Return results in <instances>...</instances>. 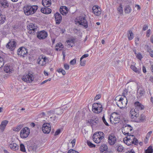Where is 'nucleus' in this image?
I'll return each mask as SVG.
<instances>
[{"mask_svg":"<svg viewBox=\"0 0 153 153\" xmlns=\"http://www.w3.org/2000/svg\"><path fill=\"white\" fill-rule=\"evenodd\" d=\"M76 63V59H74L71 60L70 62V64L72 65H74Z\"/></svg>","mask_w":153,"mask_h":153,"instance_id":"13d9d810","label":"nucleus"},{"mask_svg":"<svg viewBox=\"0 0 153 153\" xmlns=\"http://www.w3.org/2000/svg\"><path fill=\"white\" fill-rule=\"evenodd\" d=\"M117 141V138L113 134H110L108 137V142L110 145H114Z\"/></svg>","mask_w":153,"mask_h":153,"instance_id":"1a4fd4ad","label":"nucleus"},{"mask_svg":"<svg viewBox=\"0 0 153 153\" xmlns=\"http://www.w3.org/2000/svg\"><path fill=\"white\" fill-rule=\"evenodd\" d=\"M100 153H112L110 149H108L107 146L105 144L101 145L100 148Z\"/></svg>","mask_w":153,"mask_h":153,"instance_id":"9b49d317","label":"nucleus"},{"mask_svg":"<svg viewBox=\"0 0 153 153\" xmlns=\"http://www.w3.org/2000/svg\"><path fill=\"white\" fill-rule=\"evenodd\" d=\"M30 130L27 127H25L22 130L20 133V136L22 138H25L28 137L30 134Z\"/></svg>","mask_w":153,"mask_h":153,"instance_id":"39448f33","label":"nucleus"},{"mask_svg":"<svg viewBox=\"0 0 153 153\" xmlns=\"http://www.w3.org/2000/svg\"><path fill=\"white\" fill-rule=\"evenodd\" d=\"M99 103H94L93 104L92 106V111L95 113H96L97 109H98V106Z\"/></svg>","mask_w":153,"mask_h":153,"instance_id":"7c9ffc66","label":"nucleus"},{"mask_svg":"<svg viewBox=\"0 0 153 153\" xmlns=\"http://www.w3.org/2000/svg\"><path fill=\"white\" fill-rule=\"evenodd\" d=\"M145 153H152L153 150L152 146H149L147 149L145 150Z\"/></svg>","mask_w":153,"mask_h":153,"instance_id":"e433bc0d","label":"nucleus"},{"mask_svg":"<svg viewBox=\"0 0 153 153\" xmlns=\"http://www.w3.org/2000/svg\"><path fill=\"white\" fill-rule=\"evenodd\" d=\"M20 150L21 151L23 152H25L26 151L25 146L22 143H21L20 144Z\"/></svg>","mask_w":153,"mask_h":153,"instance_id":"37998d69","label":"nucleus"},{"mask_svg":"<svg viewBox=\"0 0 153 153\" xmlns=\"http://www.w3.org/2000/svg\"><path fill=\"white\" fill-rule=\"evenodd\" d=\"M150 31L151 30L150 29H149L148 30H147L146 33V36L147 37H148L150 35Z\"/></svg>","mask_w":153,"mask_h":153,"instance_id":"0e129e2a","label":"nucleus"},{"mask_svg":"<svg viewBox=\"0 0 153 153\" xmlns=\"http://www.w3.org/2000/svg\"><path fill=\"white\" fill-rule=\"evenodd\" d=\"M4 71L6 73L10 74L13 71V68L12 66L7 65L4 67Z\"/></svg>","mask_w":153,"mask_h":153,"instance_id":"bb28decb","label":"nucleus"},{"mask_svg":"<svg viewBox=\"0 0 153 153\" xmlns=\"http://www.w3.org/2000/svg\"><path fill=\"white\" fill-rule=\"evenodd\" d=\"M42 4L45 7H48L51 4V0H42Z\"/></svg>","mask_w":153,"mask_h":153,"instance_id":"a878e982","label":"nucleus"},{"mask_svg":"<svg viewBox=\"0 0 153 153\" xmlns=\"http://www.w3.org/2000/svg\"><path fill=\"white\" fill-rule=\"evenodd\" d=\"M146 116L144 114H142L140 116V119L138 122H143L146 121Z\"/></svg>","mask_w":153,"mask_h":153,"instance_id":"72a5a7b5","label":"nucleus"},{"mask_svg":"<svg viewBox=\"0 0 153 153\" xmlns=\"http://www.w3.org/2000/svg\"><path fill=\"white\" fill-rule=\"evenodd\" d=\"M48 58L45 56H44V57L43 58V60L42 62V65L43 66L46 63L48 62Z\"/></svg>","mask_w":153,"mask_h":153,"instance_id":"49530a36","label":"nucleus"},{"mask_svg":"<svg viewBox=\"0 0 153 153\" xmlns=\"http://www.w3.org/2000/svg\"><path fill=\"white\" fill-rule=\"evenodd\" d=\"M87 144L90 147H94L95 146V145L89 141H87Z\"/></svg>","mask_w":153,"mask_h":153,"instance_id":"09e8293b","label":"nucleus"},{"mask_svg":"<svg viewBox=\"0 0 153 153\" xmlns=\"http://www.w3.org/2000/svg\"><path fill=\"white\" fill-rule=\"evenodd\" d=\"M99 9H100L97 6H94L93 7V12L97 16H99L101 13V12L99 10Z\"/></svg>","mask_w":153,"mask_h":153,"instance_id":"aec40b11","label":"nucleus"},{"mask_svg":"<svg viewBox=\"0 0 153 153\" xmlns=\"http://www.w3.org/2000/svg\"><path fill=\"white\" fill-rule=\"evenodd\" d=\"M56 24H59L61 22L62 17L60 14L59 13H56L54 15Z\"/></svg>","mask_w":153,"mask_h":153,"instance_id":"6ab92c4d","label":"nucleus"},{"mask_svg":"<svg viewBox=\"0 0 153 153\" xmlns=\"http://www.w3.org/2000/svg\"><path fill=\"white\" fill-rule=\"evenodd\" d=\"M124 11L126 13H131V9L130 6L129 5L126 6L124 9Z\"/></svg>","mask_w":153,"mask_h":153,"instance_id":"473e14b6","label":"nucleus"},{"mask_svg":"<svg viewBox=\"0 0 153 153\" xmlns=\"http://www.w3.org/2000/svg\"><path fill=\"white\" fill-rule=\"evenodd\" d=\"M48 36V34L44 30H42L38 33L37 34V38L40 39H44Z\"/></svg>","mask_w":153,"mask_h":153,"instance_id":"2eb2a0df","label":"nucleus"},{"mask_svg":"<svg viewBox=\"0 0 153 153\" xmlns=\"http://www.w3.org/2000/svg\"><path fill=\"white\" fill-rule=\"evenodd\" d=\"M54 111L52 110H51L48 112V114L49 115V116H50V115L54 113Z\"/></svg>","mask_w":153,"mask_h":153,"instance_id":"69168bd1","label":"nucleus"},{"mask_svg":"<svg viewBox=\"0 0 153 153\" xmlns=\"http://www.w3.org/2000/svg\"><path fill=\"white\" fill-rule=\"evenodd\" d=\"M133 128L128 124L124 125L122 128V131L125 135H128L129 132L132 130Z\"/></svg>","mask_w":153,"mask_h":153,"instance_id":"20e7f679","label":"nucleus"},{"mask_svg":"<svg viewBox=\"0 0 153 153\" xmlns=\"http://www.w3.org/2000/svg\"><path fill=\"white\" fill-rule=\"evenodd\" d=\"M122 98H120L118 102H116L117 105L120 108L123 107V106H122Z\"/></svg>","mask_w":153,"mask_h":153,"instance_id":"ea45409f","label":"nucleus"},{"mask_svg":"<svg viewBox=\"0 0 153 153\" xmlns=\"http://www.w3.org/2000/svg\"><path fill=\"white\" fill-rule=\"evenodd\" d=\"M66 42L68 44V46H68V47H72L73 46L74 44L73 41L72 40H68Z\"/></svg>","mask_w":153,"mask_h":153,"instance_id":"58836bf2","label":"nucleus"},{"mask_svg":"<svg viewBox=\"0 0 153 153\" xmlns=\"http://www.w3.org/2000/svg\"><path fill=\"white\" fill-rule=\"evenodd\" d=\"M57 71L59 73H62L63 75L65 74V71L62 68H59L57 70Z\"/></svg>","mask_w":153,"mask_h":153,"instance_id":"de8ad7c7","label":"nucleus"},{"mask_svg":"<svg viewBox=\"0 0 153 153\" xmlns=\"http://www.w3.org/2000/svg\"><path fill=\"white\" fill-rule=\"evenodd\" d=\"M67 153H79V152H76V151L72 149H70L67 152Z\"/></svg>","mask_w":153,"mask_h":153,"instance_id":"864d4df0","label":"nucleus"},{"mask_svg":"<svg viewBox=\"0 0 153 153\" xmlns=\"http://www.w3.org/2000/svg\"><path fill=\"white\" fill-rule=\"evenodd\" d=\"M22 126L21 125H19L17 126L16 127L14 128L13 130L16 131H19L22 128Z\"/></svg>","mask_w":153,"mask_h":153,"instance_id":"79ce46f5","label":"nucleus"},{"mask_svg":"<svg viewBox=\"0 0 153 153\" xmlns=\"http://www.w3.org/2000/svg\"><path fill=\"white\" fill-rule=\"evenodd\" d=\"M89 56V54H86L83 55L80 58V61L82 60L85 57H87Z\"/></svg>","mask_w":153,"mask_h":153,"instance_id":"bf43d9fd","label":"nucleus"},{"mask_svg":"<svg viewBox=\"0 0 153 153\" xmlns=\"http://www.w3.org/2000/svg\"><path fill=\"white\" fill-rule=\"evenodd\" d=\"M76 141V140L74 139L72 140L71 143L72 144V147H73L75 145V143Z\"/></svg>","mask_w":153,"mask_h":153,"instance_id":"680f3d73","label":"nucleus"},{"mask_svg":"<svg viewBox=\"0 0 153 153\" xmlns=\"http://www.w3.org/2000/svg\"><path fill=\"white\" fill-rule=\"evenodd\" d=\"M115 114H117V113L114 112L112 113L110 118V120L111 122L112 121V119L114 120V121H113V122L114 124L118 123L120 121V118H118L117 117H114V115Z\"/></svg>","mask_w":153,"mask_h":153,"instance_id":"a211bd4d","label":"nucleus"},{"mask_svg":"<svg viewBox=\"0 0 153 153\" xmlns=\"http://www.w3.org/2000/svg\"><path fill=\"white\" fill-rule=\"evenodd\" d=\"M128 36L129 40H131L133 39L134 35L132 32L131 30H129L128 31Z\"/></svg>","mask_w":153,"mask_h":153,"instance_id":"2f4dec72","label":"nucleus"},{"mask_svg":"<svg viewBox=\"0 0 153 153\" xmlns=\"http://www.w3.org/2000/svg\"><path fill=\"white\" fill-rule=\"evenodd\" d=\"M41 11L44 14H50L51 13V10L48 7H45L41 8Z\"/></svg>","mask_w":153,"mask_h":153,"instance_id":"393cba45","label":"nucleus"},{"mask_svg":"<svg viewBox=\"0 0 153 153\" xmlns=\"http://www.w3.org/2000/svg\"><path fill=\"white\" fill-rule=\"evenodd\" d=\"M130 68H131V69L132 70L135 72L137 73H139V69H137L133 65H131L130 66Z\"/></svg>","mask_w":153,"mask_h":153,"instance_id":"4c0bfd02","label":"nucleus"},{"mask_svg":"<svg viewBox=\"0 0 153 153\" xmlns=\"http://www.w3.org/2000/svg\"><path fill=\"white\" fill-rule=\"evenodd\" d=\"M6 20V17L5 15L1 14V24H3Z\"/></svg>","mask_w":153,"mask_h":153,"instance_id":"c03bdc74","label":"nucleus"},{"mask_svg":"<svg viewBox=\"0 0 153 153\" xmlns=\"http://www.w3.org/2000/svg\"><path fill=\"white\" fill-rule=\"evenodd\" d=\"M101 97V95L100 94H98L97 95L94 99V100L96 101L100 99Z\"/></svg>","mask_w":153,"mask_h":153,"instance_id":"5fc2aeb1","label":"nucleus"},{"mask_svg":"<svg viewBox=\"0 0 153 153\" xmlns=\"http://www.w3.org/2000/svg\"><path fill=\"white\" fill-rule=\"evenodd\" d=\"M116 149V150L118 152H122L124 149V148L121 144H119L118 143H116L113 146Z\"/></svg>","mask_w":153,"mask_h":153,"instance_id":"5701e85b","label":"nucleus"},{"mask_svg":"<svg viewBox=\"0 0 153 153\" xmlns=\"http://www.w3.org/2000/svg\"><path fill=\"white\" fill-rule=\"evenodd\" d=\"M22 80L27 82H32L33 79V76L32 74H26L24 75L22 77Z\"/></svg>","mask_w":153,"mask_h":153,"instance_id":"9d476101","label":"nucleus"},{"mask_svg":"<svg viewBox=\"0 0 153 153\" xmlns=\"http://www.w3.org/2000/svg\"><path fill=\"white\" fill-rule=\"evenodd\" d=\"M16 44V43L15 41H10L7 44L6 47L7 48H9L10 50L12 51L15 49Z\"/></svg>","mask_w":153,"mask_h":153,"instance_id":"4468645a","label":"nucleus"},{"mask_svg":"<svg viewBox=\"0 0 153 153\" xmlns=\"http://www.w3.org/2000/svg\"><path fill=\"white\" fill-rule=\"evenodd\" d=\"M126 153H135L134 151L133 150H128Z\"/></svg>","mask_w":153,"mask_h":153,"instance_id":"774afa93","label":"nucleus"},{"mask_svg":"<svg viewBox=\"0 0 153 153\" xmlns=\"http://www.w3.org/2000/svg\"><path fill=\"white\" fill-rule=\"evenodd\" d=\"M127 139L128 140L131 141L132 143L136 145H137L138 143V140L134 137L133 135L130 134L127 136Z\"/></svg>","mask_w":153,"mask_h":153,"instance_id":"dca6fc26","label":"nucleus"},{"mask_svg":"<svg viewBox=\"0 0 153 153\" xmlns=\"http://www.w3.org/2000/svg\"><path fill=\"white\" fill-rule=\"evenodd\" d=\"M76 24L78 23L79 25H82L85 28L88 27V24L85 17L83 16H80L76 17L75 21Z\"/></svg>","mask_w":153,"mask_h":153,"instance_id":"f03ea898","label":"nucleus"},{"mask_svg":"<svg viewBox=\"0 0 153 153\" xmlns=\"http://www.w3.org/2000/svg\"><path fill=\"white\" fill-rule=\"evenodd\" d=\"M135 104L136 105L135 108L137 109V110L139 109L140 110H142L144 109V106L139 102H135Z\"/></svg>","mask_w":153,"mask_h":153,"instance_id":"c85d7f7f","label":"nucleus"},{"mask_svg":"<svg viewBox=\"0 0 153 153\" xmlns=\"http://www.w3.org/2000/svg\"><path fill=\"white\" fill-rule=\"evenodd\" d=\"M139 41V38H137L136 39L135 41L136 45H137L138 44Z\"/></svg>","mask_w":153,"mask_h":153,"instance_id":"338daca9","label":"nucleus"},{"mask_svg":"<svg viewBox=\"0 0 153 153\" xmlns=\"http://www.w3.org/2000/svg\"><path fill=\"white\" fill-rule=\"evenodd\" d=\"M8 123V121L7 120H5L1 122V131L3 132L6 127Z\"/></svg>","mask_w":153,"mask_h":153,"instance_id":"b1692460","label":"nucleus"},{"mask_svg":"<svg viewBox=\"0 0 153 153\" xmlns=\"http://www.w3.org/2000/svg\"><path fill=\"white\" fill-rule=\"evenodd\" d=\"M9 147L13 151H15L18 150L19 148V146L15 143H10L9 145Z\"/></svg>","mask_w":153,"mask_h":153,"instance_id":"412c9836","label":"nucleus"},{"mask_svg":"<svg viewBox=\"0 0 153 153\" xmlns=\"http://www.w3.org/2000/svg\"><path fill=\"white\" fill-rule=\"evenodd\" d=\"M17 53L18 55L22 57H25L27 55L28 51L27 49L25 47L20 48L18 50Z\"/></svg>","mask_w":153,"mask_h":153,"instance_id":"423d86ee","label":"nucleus"},{"mask_svg":"<svg viewBox=\"0 0 153 153\" xmlns=\"http://www.w3.org/2000/svg\"><path fill=\"white\" fill-rule=\"evenodd\" d=\"M152 133V131H149L147 134L146 138L147 139H148L150 137V135Z\"/></svg>","mask_w":153,"mask_h":153,"instance_id":"6e6d98bb","label":"nucleus"},{"mask_svg":"<svg viewBox=\"0 0 153 153\" xmlns=\"http://www.w3.org/2000/svg\"><path fill=\"white\" fill-rule=\"evenodd\" d=\"M117 10L120 13H122L123 12L122 5L120 4V6L117 8Z\"/></svg>","mask_w":153,"mask_h":153,"instance_id":"a18cd8bd","label":"nucleus"},{"mask_svg":"<svg viewBox=\"0 0 153 153\" xmlns=\"http://www.w3.org/2000/svg\"><path fill=\"white\" fill-rule=\"evenodd\" d=\"M139 116L138 110L136 108L135 109H132L130 112V116L132 119L135 120Z\"/></svg>","mask_w":153,"mask_h":153,"instance_id":"0eeeda50","label":"nucleus"},{"mask_svg":"<svg viewBox=\"0 0 153 153\" xmlns=\"http://www.w3.org/2000/svg\"><path fill=\"white\" fill-rule=\"evenodd\" d=\"M98 118L97 117L95 118H92L90 119L88 121V123L90 124L91 126H92L94 125V123L97 124L99 123Z\"/></svg>","mask_w":153,"mask_h":153,"instance_id":"4be33fe9","label":"nucleus"},{"mask_svg":"<svg viewBox=\"0 0 153 153\" xmlns=\"http://www.w3.org/2000/svg\"><path fill=\"white\" fill-rule=\"evenodd\" d=\"M63 48V45L61 43L57 44L55 46V49L57 51H59L62 50Z\"/></svg>","mask_w":153,"mask_h":153,"instance_id":"c756f323","label":"nucleus"},{"mask_svg":"<svg viewBox=\"0 0 153 153\" xmlns=\"http://www.w3.org/2000/svg\"><path fill=\"white\" fill-rule=\"evenodd\" d=\"M63 109L60 108H58L56 111H54V112H56L55 114L57 115H60L61 114L63 113Z\"/></svg>","mask_w":153,"mask_h":153,"instance_id":"c9c22d12","label":"nucleus"},{"mask_svg":"<svg viewBox=\"0 0 153 153\" xmlns=\"http://www.w3.org/2000/svg\"><path fill=\"white\" fill-rule=\"evenodd\" d=\"M137 97L139 99L140 97H143L145 93V91L143 88H140L139 86L137 87Z\"/></svg>","mask_w":153,"mask_h":153,"instance_id":"ddd939ff","label":"nucleus"},{"mask_svg":"<svg viewBox=\"0 0 153 153\" xmlns=\"http://www.w3.org/2000/svg\"><path fill=\"white\" fill-rule=\"evenodd\" d=\"M38 8V7L36 5L31 6L27 5L23 7V10L25 15L29 16L34 14Z\"/></svg>","mask_w":153,"mask_h":153,"instance_id":"f257e3e1","label":"nucleus"},{"mask_svg":"<svg viewBox=\"0 0 153 153\" xmlns=\"http://www.w3.org/2000/svg\"><path fill=\"white\" fill-rule=\"evenodd\" d=\"M9 7V4L7 0H1V8H7Z\"/></svg>","mask_w":153,"mask_h":153,"instance_id":"f3484780","label":"nucleus"},{"mask_svg":"<svg viewBox=\"0 0 153 153\" xmlns=\"http://www.w3.org/2000/svg\"><path fill=\"white\" fill-rule=\"evenodd\" d=\"M127 100L126 98H122V106H123V107H125L126 106V105L127 104Z\"/></svg>","mask_w":153,"mask_h":153,"instance_id":"f704fd0d","label":"nucleus"},{"mask_svg":"<svg viewBox=\"0 0 153 153\" xmlns=\"http://www.w3.org/2000/svg\"><path fill=\"white\" fill-rule=\"evenodd\" d=\"M136 57L137 58L140 60H141V59L143 58L142 55L140 53H137L136 55Z\"/></svg>","mask_w":153,"mask_h":153,"instance_id":"3c124183","label":"nucleus"},{"mask_svg":"<svg viewBox=\"0 0 153 153\" xmlns=\"http://www.w3.org/2000/svg\"><path fill=\"white\" fill-rule=\"evenodd\" d=\"M61 132V130L60 129H58L57 130L54 134V136H56L59 134Z\"/></svg>","mask_w":153,"mask_h":153,"instance_id":"4d7b16f0","label":"nucleus"},{"mask_svg":"<svg viewBox=\"0 0 153 153\" xmlns=\"http://www.w3.org/2000/svg\"><path fill=\"white\" fill-rule=\"evenodd\" d=\"M49 123H44L43 124L42 128V130L43 133L45 134H48L50 131L51 128L49 126Z\"/></svg>","mask_w":153,"mask_h":153,"instance_id":"f8f14e48","label":"nucleus"},{"mask_svg":"<svg viewBox=\"0 0 153 153\" xmlns=\"http://www.w3.org/2000/svg\"><path fill=\"white\" fill-rule=\"evenodd\" d=\"M36 146H28L27 147L28 153H33L36 151Z\"/></svg>","mask_w":153,"mask_h":153,"instance_id":"cd10ccee","label":"nucleus"},{"mask_svg":"<svg viewBox=\"0 0 153 153\" xmlns=\"http://www.w3.org/2000/svg\"><path fill=\"white\" fill-rule=\"evenodd\" d=\"M27 29L29 31L28 32L30 34H34L35 32L37 29V26L35 24L30 23L27 27Z\"/></svg>","mask_w":153,"mask_h":153,"instance_id":"6e6552de","label":"nucleus"},{"mask_svg":"<svg viewBox=\"0 0 153 153\" xmlns=\"http://www.w3.org/2000/svg\"><path fill=\"white\" fill-rule=\"evenodd\" d=\"M103 108L101 104H99L98 106V109L96 113H99L101 112L102 111Z\"/></svg>","mask_w":153,"mask_h":153,"instance_id":"a19ab883","label":"nucleus"},{"mask_svg":"<svg viewBox=\"0 0 153 153\" xmlns=\"http://www.w3.org/2000/svg\"><path fill=\"white\" fill-rule=\"evenodd\" d=\"M64 67L65 69L66 70H68L69 68V65L67 64H64Z\"/></svg>","mask_w":153,"mask_h":153,"instance_id":"052dcab7","label":"nucleus"},{"mask_svg":"<svg viewBox=\"0 0 153 153\" xmlns=\"http://www.w3.org/2000/svg\"><path fill=\"white\" fill-rule=\"evenodd\" d=\"M102 120L104 123L107 126H109V124L106 121V120L105 118L104 115H103V116L102 117Z\"/></svg>","mask_w":153,"mask_h":153,"instance_id":"603ef678","label":"nucleus"},{"mask_svg":"<svg viewBox=\"0 0 153 153\" xmlns=\"http://www.w3.org/2000/svg\"><path fill=\"white\" fill-rule=\"evenodd\" d=\"M148 27V26L147 25H145L143 26V30L144 31L146 30L147 29Z\"/></svg>","mask_w":153,"mask_h":153,"instance_id":"e2e57ef3","label":"nucleus"},{"mask_svg":"<svg viewBox=\"0 0 153 153\" xmlns=\"http://www.w3.org/2000/svg\"><path fill=\"white\" fill-rule=\"evenodd\" d=\"M104 134L101 131L95 132L93 136V140L94 141L97 143H100L102 140L104 138Z\"/></svg>","mask_w":153,"mask_h":153,"instance_id":"7ed1b4c3","label":"nucleus"},{"mask_svg":"<svg viewBox=\"0 0 153 153\" xmlns=\"http://www.w3.org/2000/svg\"><path fill=\"white\" fill-rule=\"evenodd\" d=\"M50 118L51 119H53L52 121L53 122V123H55L57 121V120L58 119V117L55 115L54 116V117H50Z\"/></svg>","mask_w":153,"mask_h":153,"instance_id":"8fccbe9b","label":"nucleus"}]
</instances>
